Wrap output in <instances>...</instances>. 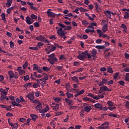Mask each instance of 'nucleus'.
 Wrapping results in <instances>:
<instances>
[{"label": "nucleus", "mask_w": 129, "mask_h": 129, "mask_svg": "<svg viewBox=\"0 0 129 129\" xmlns=\"http://www.w3.org/2000/svg\"><path fill=\"white\" fill-rule=\"evenodd\" d=\"M87 57L88 59H90L92 58L91 54L88 53L87 50H86L84 52L80 51V52L79 53V55H78L77 58L78 59H79V60L84 61L85 59L87 58Z\"/></svg>", "instance_id": "obj_1"}, {"label": "nucleus", "mask_w": 129, "mask_h": 129, "mask_svg": "<svg viewBox=\"0 0 129 129\" xmlns=\"http://www.w3.org/2000/svg\"><path fill=\"white\" fill-rule=\"evenodd\" d=\"M5 90L2 88H0L1 93V101L3 102L4 100L9 101V97L7 96L8 95V92H6Z\"/></svg>", "instance_id": "obj_2"}, {"label": "nucleus", "mask_w": 129, "mask_h": 129, "mask_svg": "<svg viewBox=\"0 0 129 129\" xmlns=\"http://www.w3.org/2000/svg\"><path fill=\"white\" fill-rule=\"evenodd\" d=\"M48 59H47L48 62L50 63L51 65L55 63V61H57L58 59L55 57V53H52L51 54L48 55Z\"/></svg>", "instance_id": "obj_3"}, {"label": "nucleus", "mask_w": 129, "mask_h": 129, "mask_svg": "<svg viewBox=\"0 0 129 129\" xmlns=\"http://www.w3.org/2000/svg\"><path fill=\"white\" fill-rule=\"evenodd\" d=\"M36 40L38 41L44 42L45 43H47L48 45H50L49 40L45 39V37L42 35H39V36L36 37Z\"/></svg>", "instance_id": "obj_4"}, {"label": "nucleus", "mask_w": 129, "mask_h": 129, "mask_svg": "<svg viewBox=\"0 0 129 129\" xmlns=\"http://www.w3.org/2000/svg\"><path fill=\"white\" fill-rule=\"evenodd\" d=\"M73 90L75 91L76 93V94L75 95V97H78L79 96H81V95H82L85 93L84 89H82L80 91H78L79 90L76 89H73Z\"/></svg>", "instance_id": "obj_5"}, {"label": "nucleus", "mask_w": 129, "mask_h": 129, "mask_svg": "<svg viewBox=\"0 0 129 129\" xmlns=\"http://www.w3.org/2000/svg\"><path fill=\"white\" fill-rule=\"evenodd\" d=\"M97 33H98V35H99V36H98V37H99V38H106L107 37V35L106 34H104L102 32V30H100V29H98L97 30Z\"/></svg>", "instance_id": "obj_6"}, {"label": "nucleus", "mask_w": 129, "mask_h": 129, "mask_svg": "<svg viewBox=\"0 0 129 129\" xmlns=\"http://www.w3.org/2000/svg\"><path fill=\"white\" fill-rule=\"evenodd\" d=\"M55 29L57 30V35L60 36L64 35V31L62 30V28H58V27H55Z\"/></svg>", "instance_id": "obj_7"}, {"label": "nucleus", "mask_w": 129, "mask_h": 129, "mask_svg": "<svg viewBox=\"0 0 129 129\" xmlns=\"http://www.w3.org/2000/svg\"><path fill=\"white\" fill-rule=\"evenodd\" d=\"M50 11H51L50 9H48V11H47V15H48V17H51L52 18H55V13L53 12H51Z\"/></svg>", "instance_id": "obj_8"}, {"label": "nucleus", "mask_w": 129, "mask_h": 129, "mask_svg": "<svg viewBox=\"0 0 129 129\" xmlns=\"http://www.w3.org/2000/svg\"><path fill=\"white\" fill-rule=\"evenodd\" d=\"M25 98H28L31 101H33L35 98L34 94H33L32 93H30L28 94V95H26V96H25Z\"/></svg>", "instance_id": "obj_9"}, {"label": "nucleus", "mask_w": 129, "mask_h": 129, "mask_svg": "<svg viewBox=\"0 0 129 129\" xmlns=\"http://www.w3.org/2000/svg\"><path fill=\"white\" fill-rule=\"evenodd\" d=\"M49 105H46V108L45 109H40L39 110H37L38 111H39V113H44L47 112L48 111H49Z\"/></svg>", "instance_id": "obj_10"}, {"label": "nucleus", "mask_w": 129, "mask_h": 129, "mask_svg": "<svg viewBox=\"0 0 129 129\" xmlns=\"http://www.w3.org/2000/svg\"><path fill=\"white\" fill-rule=\"evenodd\" d=\"M107 89H109V88H108L107 86H103L102 87H100V88L99 89V91L98 92L99 93H102L104 91L107 90Z\"/></svg>", "instance_id": "obj_11"}, {"label": "nucleus", "mask_w": 129, "mask_h": 129, "mask_svg": "<svg viewBox=\"0 0 129 129\" xmlns=\"http://www.w3.org/2000/svg\"><path fill=\"white\" fill-rule=\"evenodd\" d=\"M104 15H105V16L108 19H111V14H110V11H109L108 10H106L104 11Z\"/></svg>", "instance_id": "obj_12"}, {"label": "nucleus", "mask_w": 129, "mask_h": 129, "mask_svg": "<svg viewBox=\"0 0 129 129\" xmlns=\"http://www.w3.org/2000/svg\"><path fill=\"white\" fill-rule=\"evenodd\" d=\"M47 49H48V51H54L56 47L53 45H51L49 46H47Z\"/></svg>", "instance_id": "obj_13"}, {"label": "nucleus", "mask_w": 129, "mask_h": 129, "mask_svg": "<svg viewBox=\"0 0 129 129\" xmlns=\"http://www.w3.org/2000/svg\"><path fill=\"white\" fill-rule=\"evenodd\" d=\"M65 102L67 103L69 106H72L73 105V100H70V99L68 98H65L64 99Z\"/></svg>", "instance_id": "obj_14"}, {"label": "nucleus", "mask_w": 129, "mask_h": 129, "mask_svg": "<svg viewBox=\"0 0 129 129\" xmlns=\"http://www.w3.org/2000/svg\"><path fill=\"white\" fill-rule=\"evenodd\" d=\"M27 5L30 6L31 9L34 11H37V8L33 6V3L27 2Z\"/></svg>", "instance_id": "obj_15"}, {"label": "nucleus", "mask_w": 129, "mask_h": 129, "mask_svg": "<svg viewBox=\"0 0 129 129\" xmlns=\"http://www.w3.org/2000/svg\"><path fill=\"white\" fill-rule=\"evenodd\" d=\"M19 124L18 123H11L9 124V125H10L12 127V129H17L19 127Z\"/></svg>", "instance_id": "obj_16"}, {"label": "nucleus", "mask_w": 129, "mask_h": 129, "mask_svg": "<svg viewBox=\"0 0 129 129\" xmlns=\"http://www.w3.org/2000/svg\"><path fill=\"white\" fill-rule=\"evenodd\" d=\"M92 110V107L90 106H86L84 107V111H86L87 112H89V111Z\"/></svg>", "instance_id": "obj_17"}, {"label": "nucleus", "mask_w": 129, "mask_h": 129, "mask_svg": "<svg viewBox=\"0 0 129 129\" xmlns=\"http://www.w3.org/2000/svg\"><path fill=\"white\" fill-rule=\"evenodd\" d=\"M11 104L13 107H15V106L22 107V105H21L20 103H17L16 102H15V101H13V102H12Z\"/></svg>", "instance_id": "obj_18"}, {"label": "nucleus", "mask_w": 129, "mask_h": 129, "mask_svg": "<svg viewBox=\"0 0 129 129\" xmlns=\"http://www.w3.org/2000/svg\"><path fill=\"white\" fill-rule=\"evenodd\" d=\"M25 19H26V21H25L26 24L28 25H32V22L31 21V18H30V17L27 16Z\"/></svg>", "instance_id": "obj_19"}, {"label": "nucleus", "mask_w": 129, "mask_h": 129, "mask_svg": "<svg viewBox=\"0 0 129 129\" xmlns=\"http://www.w3.org/2000/svg\"><path fill=\"white\" fill-rule=\"evenodd\" d=\"M13 3V0H7V3H6V6L8 8H10L12 4Z\"/></svg>", "instance_id": "obj_20"}, {"label": "nucleus", "mask_w": 129, "mask_h": 129, "mask_svg": "<svg viewBox=\"0 0 129 129\" xmlns=\"http://www.w3.org/2000/svg\"><path fill=\"white\" fill-rule=\"evenodd\" d=\"M108 30V25L107 24H104L102 28V31H103V33H105Z\"/></svg>", "instance_id": "obj_21"}, {"label": "nucleus", "mask_w": 129, "mask_h": 129, "mask_svg": "<svg viewBox=\"0 0 129 129\" xmlns=\"http://www.w3.org/2000/svg\"><path fill=\"white\" fill-rule=\"evenodd\" d=\"M94 107L96 109H101L103 108V105H102L100 103H96L94 105Z\"/></svg>", "instance_id": "obj_22"}, {"label": "nucleus", "mask_w": 129, "mask_h": 129, "mask_svg": "<svg viewBox=\"0 0 129 129\" xmlns=\"http://www.w3.org/2000/svg\"><path fill=\"white\" fill-rule=\"evenodd\" d=\"M66 95L67 96V97H68V99L74 98V95L69 92H67V93H66Z\"/></svg>", "instance_id": "obj_23"}, {"label": "nucleus", "mask_w": 129, "mask_h": 129, "mask_svg": "<svg viewBox=\"0 0 129 129\" xmlns=\"http://www.w3.org/2000/svg\"><path fill=\"white\" fill-rule=\"evenodd\" d=\"M30 116L31 117V120H33L34 121H36L37 119V115H35L34 114H31L30 115Z\"/></svg>", "instance_id": "obj_24"}, {"label": "nucleus", "mask_w": 129, "mask_h": 129, "mask_svg": "<svg viewBox=\"0 0 129 129\" xmlns=\"http://www.w3.org/2000/svg\"><path fill=\"white\" fill-rule=\"evenodd\" d=\"M71 79H72V81L79 84V80H78V77H76V76L72 77Z\"/></svg>", "instance_id": "obj_25"}, {"label": "nucleus", "mask_w": 129, "mask_h": 129, "mask_svg": "<svg viewBox=\"0 0 129 129\" xmlns=\"http://www.w3.org/2000/svg\"><path fill=\"white\" fill-rule=\"evenodd\" d=\"M8 75L9 76V78L10 79H13L14 76H15V75H14V72H13V71H9Z\"/></svg>", "instance_id": "obj_26"}, {"label": "nucleus", "mask_w": 129, "mask_h": 129, "mask_svg": "<svg viewBox=\"0 0 129 129\" xmlns=\"http://www.w3.org/2000/svg\"><path fill=\"white\" fill-rule=\"evenodd\" d=\"M91 54H92V55H91V56L95 57L96 55L97 54V51L96 50V49H92Z\"/></svg>", "instance_id": "obj_27"}, {"label": "nucleus", "mask_w": 129, "mask_h": 129, "mask_svg": "<svg viewBox=\"0 0 129 129\" xmlns=\"http://www.w3.org/2000/svg\"><path fill=\"white\" fill-rule=\"evenodd\" d=\"M2 16V20L3 21V22H4V23H6L7 22V20H6V15L5 13H3L1 15Z\"/></svg>", "instance_id": "obj_28"}, {"label": "nucleus", "mask_w": 129, "mask_h": 129, "mask_svg": "<svg viewBox=\"0 0 129 129\" xmlns=\"http://www.w3.org/2000/svg\"><path fill=\"white\" fill-rule=\"evenodd\" d=\"M59 104H55V106H52V108H53V109L54 110V111H57L59 109Z\"/></svg>", "instance_id": "obj_29"}, {"label": "nucleus", "mask_w": 129, "mask_h": 129, "mask_svg": "<svg viewBox=\"0 0 129 129\" xmlns=\"http://www.w3.org/2000/svg\"><path fill=\"white\" fill-rule=\"evenodd\" d=\"M105 47H106L104 46V45H97L95 47V48L98 49V50L103 49Z\"/></svg>", "instance_id": "obj_30"}, {"label": "nucleus", "mask_w": 129, "mask_h": 129, "mask_svg": "<svg viewBox=\"0 0 129 129\" xmlns=\"http://www.w3.org/2000/svg\"><path fill=\"white\" fill-rule=\"evenodd\" d=\"M78 9H79V10L80 11H81V12H82V13L87 12L89 11V10L85 9L82 7H81V8H78Z\"/></svg>", "instance_id": "obj_31"}, {"label": "nucleus", "mask_w": 129, "mask_h": 129, "mask_svg": "<svg viewBox=\"0 0 129 129\" xmlns=\"http://www.w3.org/2000/svg\"><path fill=\"white\" fill-rule=\"evenodd\" d=\"M107 72L110 74H113V70H112V68H111L110 67H108V68H107Z\"/></svg>", "instance_id": "obj_32"}, {"label": "nucleus", "mask_w": 129, "mask_h": 129, "mask_svg": "<svg viewBox=\"0 0 129 129\" xmlns=\"http://www.w3.org/2000/svg\"><path fill=\"white\" fill-rule=\"evenodd\" d=\"M43 107L42 105V103L37 104V106H36L35 109L36 110H40L41 108Z\"/></svg>", "instance_id": "obj_33"}, {"label": "nucleus", "mask_w": 129, "mask_h": 129, "mask_svg": "<svg viewBox=\"0 0 129 129\" xmlns=\"http://www.w3.org/2000/svg\"><path fill=\"white\" fill-rule=\"evenodd\" d=\"M50 70V68L43 67H42V71L45 72H49V71Z\"/></svg>", "instance_id": "obj_34"}, {"label": "nucleus", "mask_w": 129, "mask_h": 129, "mask_svg": "<svg viewBox=\"0 0 129 129\" xmlns=\"http://www.w3.org/2000/svg\"><path fill=\"white\" fill-rule=\"evenodd\" d=\"M32 84H33V85L32 86V87L33 88H37L40 87V84H36V83H32Z\"/></svg>", "instance_id": "obj_35"}, {"label": "nucleus", "mask_w": 129, "mask_h": 129, "mask_svg": "<svg viewBox=\"0 0 129 129\" xmlns=\"http://www.w3.org/2000/svg\"><path fill=\"white\" fill-rule=\"evenodd\" d=\"M65 87H66V90H67V91H68V92H69V88H70V83H68L66 84Z\"/></svg>", "instance_id": "obj_36"}, {"label": "nucleus", "mask_w": 129, "mask_h": 129, "mask_svg": "<svg viewBox=\"0 0 129 129\" xmlns=\"http://www.w3.org/2000/svg\"><path fill=\"white\" fill-rule=\"evenodd\" d=\"M85 32L86 33H94V29H87L85 30Z\"/></svg>", "instance_id": "obj_37"}, {"label": "nucleus", "mask_w": 129, "mask_h": 129, "mask_svg": "<svg viewBox=\"0 0 129 129\" xmlns=\"http://www.w3.org/2000/svg\"><path fill=\"white\" fill-rule=\"evenodd\" d=\"M110 128V126H98V129H109Z\"/></svg>", "instance_id": "obj_38"}, {"label": "nucleus", "mask_w": 129, "mask_h": 129, "mask_svg": "<svg viewBox=\"0 0 129 129\" xmlns=\"http://www.w3.org/2000/svg\"><path fill=\"white\" fill-rule=\"evenodd\" d=\"M32 85V83H26L25 85H24V87H25V88H26V89H27V87H28L29 86H31Z\"/></svg>", "instance_id": "obj_39"}, {"label": "nucleus", "mask_w": 129, "mask_h": 129, "mask_svg": "<svg viewBox=\"0 0 129 129\" xmlns=\"http://www.w3.org/2000/svg\"><path fill=\"white\" fill-rule=\"evenodd\" d=\"M33 66H34V67H33V70L34 71H36L37 70L40 69V67H38L37 66V64H35V63L33 64Z\"/></svg>", "instance_id": "obj_40"}, {"label": "nucleus", "mask_w": 129, "mask_h": 129, "mask_svg": "<svg viewBox=\"0 0 129 129\" xmlns=\"http://www.w3.org/2000/svg\"><path fill=\"white\" fill-rule=\"evenodd\" d=\"M113 102H112L111 101H108L107 102V104H108V105H109V107H113Z\"/></svg>", "instance_id": "obj_41"}, {"label": "nucleus", "mask_w": 129, "mask_h": 129, "mask_svg": "<svg viewBox=\"0 0 129 129\" xmlns=\"http://www.w3.org/2000/svg\"><path fill=\"white\" fill-rule=\"evenodd\" d=\"M28 66V62L25 61V63L23 64V69H26L27 68V67Z\"/></svg>", "instance_id": "obj_42"}, {"label": "nucleus", "mask_w": 129, "mask_h": 129, "mask_svg": "<svg viewBox=\"0 0 129 129\" xmlns=\"http://www.w3.org/2000/svg\"><path fill=\"white\" fill-rule=\"evenodd\" d=\"M54 102L55 103H58L59 102L61 101V98L56 97L54 98Z\"/></svg>", "instance_id": "obj_43"}, {"label": "nucleus", "mask_w": 129, "mask_h": 129, "mask_svg": "<svg viewBox=\"0 0 129 129\" xmlns=\"http://www.w3.org/2000/svg\"><path fill=\"white\" fill-rule=\"evenodd\" d=\"M29 49L33 50H39L37 46H36V47H29Z\"/></svg>", "instance_id": "obj_44"}, {"label": "nucleus", "mask_w": 129, "mask_h": 129, "mask_svg": "<svg viewBox=\"0 0 129 129\" xmlns=\"http://www.w3.org/2000/svg\"><path fill=\"white\" fill-rule=\"evenodd\" d=\"M44 45L43 43H42V42H38L37 43V45H36V47H38V48H40V47L43 46Z\"/></svg>", "instance_id": "obj_45"}, {"label": "nucleus", "mask_w": 129, "mask_h": 129, "mask_svg": "<svg viewBox=\"0 0 129 129\" xmlns=\"http://www.w3.org/2000/svg\"><path fill=\"white\" fill-rule=\"evenodd\" d=\"M31 19L36 20L37 19V17L36 15H35L34 14L31 15Z\"/></svg>", "instance_id": "obj_46"}, {"label": "nucleus", "mask_w": 129, "mask_h": 129, "mask_svg": "<svg viewBox=\"0 0 129 129\" xmlns=\"http://www.w3.org/2000/svg\"><path fill=\"white\" fill-rule=\"evenodd\" d=\"M104 41H103L101 40V39H98L96 40V43L97 44H101L102 42H104Z\"/></svg>", "instance_id": "obj_47"}, {"label": "nucleus", "mask_w": 129, "mask_h": 129, "mask_svg": "<svg viewBox=\"0 0 129 129\" xmlns=\"http://www.w3.org/2000/svg\"><path fill=\"white\" fill-rule=\"evenodd\" d=\"M9 45H10V48L13 49L14 48V43L13 41H10L9 43Z\"/></svg>", "instance_id": "obj_48"}, {"label": "nucleus", "mask_w": 129, "mask_h": 129, "mask_svg": "<svg viewBox=\"0 0 129 129\" xmlns=\"http://www.w3.org/2000/svg\"><path fill=\"white\" fill-rule=\"evenodd\" d=\"M118 75H119L118 73H115V75H114V76H113V79H114V80H116V79H117V77H118Z\"/></svg>", "instance_id": "obj_49"}, {"label": "nucleus", "mask_w": 129, "mask_h": 129, "mask_svg": "<svg viewBox=\"0 0 129 129\" xmlns=\"http://www.w3.org/2000/svg\"><path fill=\"white\" fill-rule=\"evenodd\" d=\"M32 101V103H37V104H39V103L42 104V103L40 102L38 100H34Z\"/></svg>", "instance_id": "obj_50"}, {"label": "nucleus", "mask_w": 129, "mask_h": 129, "mask_svg": "<svg viewBox=\"0 0 129 129\" xmlns=\"http://www.w3.org/2000/svg\"><path fill=\"white\" fill-rule=\"evenodd\" d=\"M116 107L109 106L108 107V109L110 111H113V110L116 109Z\"/></svg>", "instance_id": "obj_51"}, {"label": "nucleus", "mask_w": 129, "mask_h": 129, "mask_svg": "<svg viewBox=\"0 0 129 129\" xmlns=\"http://www.w3.org/2000/svg\"><path fill=\"white\" fill-rule=\"evenodd\" d=\"M93 100L92 99H91L90 98H88L87 97L83 98V100L85 101H90L91 100Z\"/></svg>", "instance_id": "obj_52"}, {"label": "nucleus", "mask_w": 129, "mask_h": 129, "mask_svg": "<svg viewBox=\"0 0 129 129\" xmlns=\"http://www.w3.org/2000/svg\"><path fill=\"white\" fill-rule=\"evenodd\" d=\"M84 112H85L84 110L83 109L81 110V112H80V115H81V117H84V115H85Z\"/></svg>", "instance_id": "obj_53"}, {"label": "nucleus", "mask_w": 129, "mask_h": 129, "mask_svg": "<svg viewBox=\"0 0 129 129\" xmlns=\"http://www.w3.org/2000/svg\"><path fill=\"white\" fill-rule=\"evenodd\" d=\"M88 24H89V23H88V22H87V21L83 20V21H82V25L87 26Z\"/></svg>", "instance_id": "obj_54"}, {"label": "nucleus", "mask_w": 129, "mask_h": 129, "mask_svg": "<svg viewBox=\"0 0 129 129\" xmlns=\"http://www.w3.org/2000/svg\"><path fill=\"white\" fill-rule=\"evenodd\" d=\"M58 25L59 26H60V27H61V28H66V26H65L64 25L61 24V23H58Z\"/></svg>", "instance_id": "obj_55"}, {"label": "nucleus", "mask_w": 129, "mask_h": 129, "mask_svg": "<svg viewBox=\"0 0 129 129\" xmlns=\"http://www.w3.org/2000/svg\"><path fill=\"white\" fill-rule=\"evenodd\" d=\"M63 29H64V31H66V30L69 31L72 29V27L71 26H67V27H66L65 28H63Z\"/></svg>", "instance_id": "obj_56"}, {"label": "nucleus", "mask_w": 129, "mask_h": 129, "mask_svg": "<svg viewBox=\"0 0 129 129\" xmlns=\"http://www.w3.org/2000/svg\"><path fill=\"white\" fill-rule=\"evenodd\" d=\"M29 79H30V78L28 75H26L25 77H24V80L25 81H28Z\"/></svg>", "instance_id": "obj_57"}, {"label": "nucleus", "mask_w": 129, "mask_h": 129, "mask_svg": "<svg viewBox=\"0 0 129 129\" xmlns=\"http://www.w3.org/2000/svg\"><path fill=\"white\" fill-rule=\"evenodd\" d=\"M118 83H119V84H120V85H121L122 86H124V81H120L118 82Z\"/></svg>", "instance_id": "obj_58"}, {"label": "nucleus", "mask_w": 129, "mask_h": 129, "mask_svg": "<svg viewBox=\"0 0 129 129\" xmlns=\"http://www.w3.org/2000/svg\"><path fill=\"white\" fill-rule=\"evenodd\" d=\"M65 58V56H64L63 54L60 55V57H59V59H60V60H64Z\"/></svg>", "instance_id": "obj_59"}, {"label": "nucleus", "mask_w": 129, "mask_h": 129, "mask_svg": "<svg viewBox=\"0 0 129 129\" xmlns=\"http://www.w3.org/2000/svg\"><path fill=\"white\" fill-rule=\"evenodd\" d=\"M126 14L124 15V19H127L129 17V13L126 12Z\"/></svg>", "instance_id": "obj_60"}, {"label": "nucleus", "mask_w": 129, "mask_h": 129, "mask_svg": "<svg viewBox=\"0 0 129 129\" xmlns=\"http://www.w3.org/2000/svg\"><path fill=\"white\" fill-rule=\"evenodd\" d=\"M57 38V37H55V35H51V36L49 37V39L51 40H55Z\"/></svg>", "instance_id": "obj_61"}, {"label": "nucleus", "mask_w": 129, "mask_h": 129, "mask_svg": "<svg viewBox=\"0 0 129 129\" xmlns=\"http://www.w3.org/2000/svg\"><path fill=\"white\" fill-rule=\"evenodd\" d=\"M63 69V67L62 66H57L56 69H57V71H62V69Z\"/></svg>", "instance_id": "obj_62"}, {"label": "nucleus", "mask_w": 129, "mask_h": 129, "mask_svg": "<svg viewBox=\"0 0 129 129\" xmlns=\"http://www.w3.org/2000/svg\"><path fill=\"white\" fill-rule=\"evenodd\" d=\"M125 107L129 110V102L127 101L126 102V104H125Z\"/></svg>", "instance_id": "obj_63"}, {"label": "nucleus", "mask_w": 129, "mask_h": 129, "mask_svg": "<svg viewBox=\"0 0 129 129\" xmlns=\"http://www.w3.org/2000/svg\"><path fill=\"white\" fill-rule=\"evenodd\" d=\"M10 99L12 101H14L15 100V99H14V96H10L8 97V100H9V99Z\"/></svg>", "instance_id": "obj_64"}]
</instances>
